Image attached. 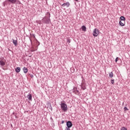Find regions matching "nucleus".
Segmentation results:
<instances>
[{"label": "nucleus", "mask_w": 130, "mask_h": 130, "mask_svg": "<svg viewBox=\"0 0 130 130\" xmlns=\"http://www.w3.org/2000/svg\"><path fill=\"white\" fill-rule=\"evenodd\" d=\"M120 19L121 21H125V17H124V16H121Z\"/></svg>", "instance_id": "6ab92c4d"}, {"label": "nucleus", "mask_w": 130, "mask_h": 130, "mask_svg": "<svg viewBox=\"0 0 130 130\" xmlns=\"http://www.w3.org/2000/svg\"><path fill=\"white\" fill-rule=\"evenodd\" d=\"M65 130H71L70 128H65Z\"/></svg>", "instance_id": "cd10ccee"}, {"label": "nucleus", "mask_w": 130, "mask_h": 130, "mask_svg": "<svg viewBox=\"0 0 130 130\" xmlns=\"http://www.w3.org/2000/svg\"><path fill=\"white\" fill-rule=\"evenodd\" d=\"M61 123H62V124L64 123V120H62V122H61Z\"/></svg>", "instance_id": "c756f323"}, {"label": "nucleus", "mask_w": 130, "mask_h": 130, "mask_svg": "<svg viewBox=\"0 0 130 130\" xmlns=\"http://www.w3.org/2000/svg\"><path fill=\"white\" fill-rule=\"evenodd\" d=\"M99 35V29L98 28H94L93 31V36L97 37Z\"/></svg>", "instance_id": "20e7f679"}, {"label": "nucleus", "mask_w": 130, "mask_h": 130, "mask_svg": "<svg viewBox=\"0 0 130 130\" xmlns=\"http://www.w3.org/2000/svg\"><path fill=\"white\" fill-rule=\"evenodd\" d=\"M6 66V60L5 58L3 56L0 57V66L1 68H3V69L4 70V67Z\"/></svg>", "instance_id": "f03ea898"}, {"label": "nucleus", "mask_w": 130, "mask_h": 130, "mask_svg": "<svg viewBox=\"0 0 130 130\" xmlns=\"http://www.w3.org/2000/svg\"><path fill=\"white\" fill-rule=\"evenodd\" d=\"M66 125H67L66 128H70V127H72V126H73V123H72V121H67Z\"/></svg>", "instance_id": "39448f33"}, {"label": "nucleus", "mask_w": 130, "mask_h": 130, "mask_svg": "<svg viewBox=\"0 0 130 130\" xmlns=\"http://www.w3.org/2000/svg\"><path fill=\"white\" fill-rule=\"evenodd\" d=\"M121 130H127V128H126L125 127L123 126L122 127V128H121Z\"/></svg>", "instance_id": "aec40b11"}, {"label": "nucleus", "mask_w": 130, "mask_h": 130, "mask_svg": "<svg viewBox=\"0 0 130 130\" xmlns=\"http://www.w3.org/2000/svg\"><path fill=\"white\" fill-rule=\"evenodd\" d=\"M27 98H28V100L29 101L32 100V94L30 93H28V94L27 95Z\"/></svg>", "instance_id": "9b49d317"}, {"label": "nucleus", "mask_w": 130, "mask_h": 130, "mask_svg": "<svg viewBox=\"0 0 130 130\" xmlns=\"http://www.w3.org/2000/svg\"><path fill=\"white\" fill-rule=\"evenodd\" d=\"M50 119H51V120H52V121H53V119L52 118V117H50Z\"/></svg>", "instance_id": "c85d7f7f"}, {"label": "nucleus", "mask_w": 130, "mask_h": 130, "mask_svg": "<svg viewBox=\"0 0 130 130\" xmlns=\"http://www.w3.org/2000/svg\"><path fill=\"white\" fill-rule=\"evenodd\" d=\"M15 72L16 73H19V72H21V68L17 67L16 69H15Z\"/></svg>", "instance_id": "f8f14e48"}, {"label": "nucleus", "mask_w": 130, "mask_h": 130, "mask_svg": "<svg viewBox=\"0 0 130 130\" xmlns=\"http://www.w3.org/2000/svg\"><path fill=\"white\" fill-rule=\"evenodd\" d=\"M124 111H127V110H128V109L126 107H124Z\"/></svg>", "instance_id": "4be33fe9"}, {"label": "nucleus", "mask_w": 130, "mask_h": 130, "mask_svg": "<svg viewBox=\"0 0 130 130\" xmlns=\"http://www.w3.org/2000/svg\"><path fill=\"white\" fill-rule=\"evenodd\" d=\"M118 61V57H117L115 59V62H117Z\"/></svg>", "instance_id": "393cba45"}, {"label": "nucleus", "mask_w": 130, "mask_h": 130, "mask_svg": "<svg viewBox=\"0 0 130 130\" xmlns=\"http://www.w3.org/2000/svg\"><path fill=\"white\" fill-rule=\"evenodd\" d=\"M46 16H47L46 17L50 19V13L49 12H47L46 14Z\"/></svg>", "instance_id": "a211bd4d"}, {"label": "nucleus", "mask_w": 130, "mask_h": 130, "mask_svg": "<svg viewBox=\"0 0 130 130\" xmlns=\"http://www.w3.org/2000/svg\"><path fill=\"white\" fill-rule=\"evenodd\" d=\"M31 56H31V55H29V57H31Z\"/></svg>", "instance_id": "7c9ffc66"}, {"label": "nucleus", "mask_w": 130, "mask_h": 130, "mask_svg": "<svg viewBox=\"0 0 130 130\" xmlns=\"http://www.w3.org/2000/svg\"><path fill=\"white\" fill-rule=\"evenodd\" d=\"M61 6L62 7H66L67 6V8H69V7H70V3L67 2L66 3H63Z\"/></svg>", "instance_id": "1a4fd4ad"}, {"label": "nucleus", "mask_w": 130, "mask_h": 130, "mask_svg": "<svg viewBox=\"0 0 130 130\" xmlns=\"http://www.w3.org/2000/svg\"><path fill=\"white\" fill-rule=\"evenodd\" d=\"M81 78L82 79V82H85V79H84V77L83 76H82Z\"/></svg>", "instance_id": "bb28decb"}, {"label": "nucleus", "mask_w": 130, "mask_h": 130, "mask_svg": "<svg viewBox=\"0 0 130 130\" xmlns=\"http://www.w3.org/2000/svg\"><path fill=\"white\" fill-rule=\"evenodd\" d=\"M8 3L12 4V5H15L17 3V0H7Z\"/></svg>", "instance_id": "6e6552de"}, {"label": "nucleus", "mask_w": 130, "mask_h": 130, "mask_svg": "<svg viewBox=\"0 0 130 130\" xmlns=\"http://www.w3.org/2000/svg\"><path fill=\"white\" fill-rule=\"evenodd\" d=\"M81 28H82V31H84L85 32L87 29L86 27L84 25L82 26Z\"/></svg>", "instance_id": "dca6fc26"}, {"label": "nucleus", "mask_w": 130, "mask_h": 130, "mask_svg": "<svg viewBox=\"0 0 130 130\" xmlns=\"http://www.w3.org/2000/svg\"><path fill=\"white\" fill-rule=\"evenodd\" d=\"M75 1H76V2H77V1H78V0H75Z\"/></svg>", "instance_id": "473e14b6"}, {"label": "nucleus", "mask_w": 130, "mask_h": 130, "mask_svg": "<svg viewBox=\"0 0 130 130\" xmlns=\"http://www.w3.org/2000/svg\"><path fill=\"white\" fill-rule=\"evenodd\" d=\"M48 108L50 109V110L52 111V107L51 106V104H50V103L48 104Z\"/></svg>", "instance_id": "4468645a"}, {"label": "nucleus", "mask_w": 130, "mask_h": 130, "mask_svg": "<svg viewBox=\"0 0 130 130\" xmlns=\"http://www.w3.org/2000/svg\"><path fill=\"white\" fill-rule=\"evenodd\" d=\"M72 91H73V93H74V94H76V95H79V94H80V91L78 90L77 87H76L73 88Z\"/></svg>", "instance_id": "423d86ee"}, {"label": "nucleus", "mask_w": 130, "mask_h": 130, "mask_svg": "<svg viewBox=\"0 0 130 130\" xmlns=\"http://www.w3.org/2000/svg\"><path fill=\"white\" fill-rule=\"evenodd\" d=\"M23 71L24 74H27V73H28V69H27L26 67H24L23 68Z\"/></svg>", "instance_id": "ddd939ff"}, {"label": "nucleus", "mask_w": 130, "mask_h": 130, "mask_svg": "<svg viewBox=\"0 0 130 130\" xmlns=\"http://www.w3.org/2000/svg\"><path fill=\"white\" fill-rule=\"evenodd\" d=\"M67 43H71V39H67Z\"/></svg>", "instance_id": "5701e85b"}, {"label": "nucleus", "mask_w": 130, "mask_h": 130, "mask_svg": "<svg viewBox=\"0 0 130 130\" xmlns=\"http://www.w3.org/2000/svg\"><path fill=\"white\" fill-rule=\"evenodd\" d=\"M60 108L61 110H63L64 112H66V111H68V105H67L66 103H61Z\"/></svg>", "instance_id": "7ed1b4c3"}, {"label": "nucleus", "mask_w": 130, "mask_h": 130, "mask_svg": "<svg viewBox=\"0 0 130 130\" xmlns=\"http://www.w3.org/2000/svg\"><path fill=\"white\" fill-rule=\"evenodd\" d=\"M30 77L31 78H34V75H33V74H29Z\"/></svg>", "instance_id": "a878e982"}, {"label": "nucleus", "mask_w": 130, "mask_h": 130, "mask_svg": "<svg viewBox=\"0 0 130 130\" xmlns=\"http://www.w3.org/2000/svg\"><path fill=\"white\" fill-rule=\"evenodd\" d=\"M110 78H113V72H111L109 73Z\"/></svg>", "instance_id": "f3484780"}, {"label": "nucleus", "mask_w": 130, "mask_h": 130, "mask_svg": "<svg viewBox=\"0 0 130 130\" xmlns=\"http://www.w3.org/2000/svg\"><path fill=\"white\" fill-rule=\"evenodd\" d=\"M81 87L82 90H86V83H85V81L82 82Z\"/></svg>", "instance_id": "0eeeda50"}, {"label": "nucleus", "mask_w": 130, "mask_h": 130, "mask_svg": "<svg viewBox=\"0 0 130 130\" xmlns=\"http://www.w3.org/2000/svg\"><path fill=\"white\" fill-rule=\"evenodd\" d=\"M119 25H120V26H121V27L124 26V25H125V23H123L121 21V20L119 22Z\"/></svg>", "instance_id": "2eb2a0df"}, {"label": "nucleus", "mask_w": 130, "mask_h": 130, "mask_svg": "<svg viewBox=\"0 0 130 130\" xmlns=\"http://www.w3.org/2000/svg\"><path fill=\"white\" fill-rule=\"evenodd\" d=\"M13 43L15 45V46H17L18 45V41L17 40H14V39H12Z\"/></svg>", "instance_id": "9d476101"}, {"label": "nucleus", "mask_w": 130, "mask_h": 130, "mask_svg": "<svg viewBox=\"0 0 130 130\" xmlns=\"http://www.w3.org/2000/svg\"><path fill=\"white\" fill-rule=\"evenodd\" d=\"M34 36V37H35V36Z\"/></svg>", "instance_id": "72a5a7b5"}, {"label": "nucleus", "mask_w": 130, "mask_h": 130, "mask_svg": "<svg viewBox=\"0 0 130 130\" xmlns=\"http://www.w3.org/2000/svg\"><path fill=\"white\" fill-rule=\"evenodd\" d=\"M30 41H31V42H32V40H31V39H30Z\"/></svg>", "instance_id": "2f4dec72"}, {"label": "nucleus", "mask_w": 130, "mask_h": 130, "mask_svg": "<svg viewBox=\"0 0 130 130\" xmlns=\"http://www.w3.org/2000/svg\"><path fill=\"white\" fill-rule=\"evenodd\" d=\"M42 21L43 24H46V25H48L49 24L51 23V20L50 19V18L46 16L44 17Z\"/></svg>", "instance_id": "f257e3e1"}, {"label": "nucleus", "mask_w": 130, "mask_h": 130, "mask_svg": "<svg viewBox=\"0 0 130 130\" xmlns=\"http://www.w3.org/2000/svg\"><path fill=\"white\" fill-rule=\"evenodd\" d=\"M111 84H112V85H114V79H112L111 81Z\"/></svg>", "instance_id": "412c9836"}, {"label": "nucleus", "mask_w": 130, "mask_h": 130, "mask_svg": "<svg viewBox=\"0 0 130 130\" xmlns=\"http://www.w3.org/2000/svg\"><path fill=\"white\" fill-rule=\"evenodd\" d=\"M37 23L40 25V24H41V20L37 21Z\"/></svg>", "instance_id": "b1692460"}]
</instances>
